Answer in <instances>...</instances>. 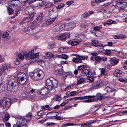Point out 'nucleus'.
<instances>
[{
	"mask_svg": "<svg viewBox=\"0 0 127 127\" xmlns=\"http://www.w3.org/2000/svg\"><path fill=\"white\" fill-rule=\"evenodd\" d=\"M55 44L54 43L49 44L48 46V48L49 49H51L55 47Z\"/></svg>",
	"mask_w": 127,
	"mask_h": 127,
	"instance_id": "obj_41",
	"label": "nucleus"
},
{
	"mask_svg": "<svg viewBox=\"0 0 127 127\" xmlns=\"http://www.w3.org/2000/svg\"><path fill=\"white\" fill-rule=\"evenodd\" d=\"M104 46H105L103 47V45L102 44H99L98 43L96 47L100 48H102L103 49H104L103 48L104 47Z\"/></svg>",
	"mask_w": 127,
	"mask_h": 127,
	"instance_id": "obj_60",
	"label": "nucleus"
},
{
	"mask_svg": "<svg viewBox=\"0 0 127 127\" xmlns=\"http://www.w3.org/2000/svg\"><path fill=\"white\" fill-rule=\"evenodd\" d=\"M47 88H45L44 89L42 90L41 91L39 92L38 93L39 94H41L42 95H46L49 92Z\"/></svg>",
	"mask_w": 127,
	"mask_h": 127,
	"instance_id": "obj_18",
	"label": "nucleus"
},
{
	"mask_svg": "<svg viewBox=\"0 0 127 127\" xmlns=\"http://www.w3.org/2000/svg\"><path fill=\"white\" fill-rule=\"evenodd\" d=\"M68 58V56L67 55L63 54L62 59H64L65 60H66Z\"/></svg>",
	"mask_w": 127,
	"mask_h": 127,
	"instance_id": "obj_64",
	"label": "nucleus"
},
{
	"mask_svg": "<svg viewBox=\"0 0 127 127\" xmlns=\"http://www.w3.org/2000/svg\"><path fill=\"white\" fill-rule=\"evenodd\" d=\"M73 1L72 0L69 1H67L66 2V4L67 5L69 6L72 3H73Z\"/></svg>",
	"mask_w": 127,
	"mask_h": 127,
	"instance_id": "obj_58",
	"label": "nucleus"
},
{
	"mask_svg": "<svg viewBox=\"0 0 127 127\" xmlns=\"http://www.w3.org/2000/svg\"><path fill=\"white\" fill-rule=\"evenodd\" d=\"M105 0H95V2L97 4H98L102 2L105 1Z\"/></svg>",
	"mask_w": 127,
	"mask_h": 127,
	"instance_id": "obj_61",
	"label": "nucleus"
},
{
	"mask_svg": "<svg viewBox=\"0 0 127 127\" xmlns=\"http://www.w3.org/2000/svg\"><path fill=\"white\" fill-rule=\"evenodd\" d=\"M10 117V116L8 114H6L4 118L3 119V120L4 122L7 121L8 120Z\"/></svg>",
	"mask_w": 127,
	"mask_h": 127,
	"instance_id": "obj_33",
	"label": "nucleus"
},
{
	"mask_svg": "<svg viewBox=\"0 0 127 127\" xmlns=\"http://www.w3.org/2000/svg\"><path fill=\"white\" fill-rule=\"evenodd\" d=\"M87 76H91L92 72L91 71H89L87 69H85L82 71V72Z\"/></svg>",
	"mask_w": 127,
	"mask_h": 127,
	"instance_id": "obj_17",
	"label": "nucleus"
},
{
	"mask_svg": "<svg viewBox=\"0 0 127 127\" xmlns=\"http://www.w3.org/2000/svg\"><path fill=\"white\" fill-rule=\"evenodd\" d=\"M8 98H4L0 101V106L2 105L4 108H5L6 110L8 109L11 104L10 100H9L8 101Z\"/></svg>",
	"mask_w": 127,
	"mask_h": 127,
	"instance_id": "obj_7",
	"label": "nucleus"
},
{
	"mask_svg": "<svg viewBox=\"0 0 127 127\" xmlns=\"http://www.w3.org/2000/svg\"><path fill=\"white\" fill-rule=\"evenodd\" d=\"M102 28V26H96L93 29L95 31H99Z\"/></svg>",
	"mask_w": 127,
	"mask_h": 127,
	"instance_id": "obj_46",
	"label": "nucleus"
},
{
	"mask_svg": "<svg viewBox=\"0 0 127 127\" xmlns=\"http://www.w3.org/2000/svg\"><path fill=\"white\" fill-rule=\"evenodd\" d=\"M29 66L28 64H25L21 66V69L22 71H24L26 72L27 71L28 68Z\"/></svg>",
	"mask_w": 127,
	"mask_h": 127,
	"instance_id": "obj_30",
	"label": "nucleus"
},
{
	"mask_svg": "<svg viewBox=\"0 0 127 127\" xmlns=\"http://www.w3.org/2000/svg\"><path fill=\"white\" fill-rule=\"evenodd\" d=\"M9 34V33L7 32H4L3 34V37L4 38H6L4 40H5L7 41L9 39V38L8 37Z\"/></svg>",
	"mask_w": 127,
	"mask_h": 127,
	"instance_id": "obj_28",
	"label": "nucleus"
},
{
	"mask_svg": "<svg viewBox=\"0 0 127 127\" xmlns=\"http://www.w3.org/2000/svg\"><path fill=\"white\" fill-rule=\"evenodd\" d=\"M55 30L57 32L59 31H60L62 30V28L61 25H57L55 26Z\"/></svg>",
	"mask_w": 127,
	"mask_h": 127,
	"instance_id": "obj_29",
	"label": "nucleus"
},
{
	"mask_svg": "<svg viewBox=\"0 0 127 127\" xmlns=\"http://www.w3.org/2000/svg\"><path fill=\"white\" fill-rule=\"evenodd\" d=\"M93 99H87L86 100H83L82 102H84L86 103H90L94 102V100H92Z\"/></svg>",
	"mask_w": 127,
	"mask_h": 127,
	"instance_id": "obj_55",
	"label": "nucleus"
},
{
	"mask_svg": "<svg viewBox=\"0 0 127 127\" xmlns=\"http://www.w3.org/2000/svg\"><path fill=\"white\" fill-rule=\"evenodd\" d=\"M73 62L76 63H82V61L80 60H79L78 59L76 58H74L72 59Z\"/></svg>",
	"mask_w": 127,
	"mask_h": 127,
	"instance_id": "obj_45",
	"label": "nucleus"
},
{
	"mask_svg": "<svg viewBox=\"0 0 127 127\" xmlns=\"http://www.w3.org/2000/svg\"><path fill=\"white\" fill-rule=\"evenodd\" d=\"M57 80L53 78L47 79L46 81V84L49 90H52L53 88H56L58 86Z\"/></svg>",
	"mask_w": 127,
	"mask_h": 127,
	"instance_id": "obj_2",
	"label": "nucleus"
},
{
	"mask_svg": "<svg viewBox=\"0 0 127 127\" xmlns=\"http://www.w3.org/2000/svg\"><path fill=\"white\" fill-rule=\"evenodd\" d=\"M124 36L122 34H119L114 36V38L115 39L122 38H124Z\"/></svg>",
	"mask_w": 127,
	"mask_h": 127,
	"instance_id": "obj_40",
	"label": "nucleus"
},
{
	"mask_svg": "<svg viewBox=\"0 0 127 127\" xmlns=\"http://www.w3.org/2000/svg\"><path fill=\"white\" fill-rule=\"evenodd\" d=\"M103 84L101 82H94L92 84V87L94 89L99 88L103 86Z\"/></svg>",
	"mask_w": 127,
	"mask_h": 127,
	"instance_id": "obj_11",
	"label": "nucleus"
},
{
	"mask_svg": "<svg viewBox=\"0 0 127 127\" xmlns=\"http://www.w3.org/2000/svg\"><path fill=\"white\" fill-rule=\"evenodd\" d=\"M93 122H89L87 123H85L83 124H81V126H88L89 125L92 124L93 123Z\"/></svg>",
	"mask_w": 127,
	"mask_h": 127,
	"instance_id": "obj_59",
	"label": "nucleus"
},
{
	"mask_svg": "<svg viewBox=\"0 0 127 127\" xmlns=\"http://www.w3.org/2000/svg\"><path fill=\"white\" fill-rule=\"evenodd\" d=\"M94 97L93 95H86L83 96L78 97V99L83 100L85 99H93L92 100H94Z\"/></svg>",
	"mask_w": 127,
	"mask_h": 127,
	"instance_id": "obj_15",
	"label": "nucleus"
},
{
	"mask_svg": "<svg viewBox=\"0 0 127 127\" xmlns=\"http://www.w3.org/2000/svg\"><path fill=\"white\" fill-rule=\"evenodd\" d=\"M25 77L17 78V82L20 84L24 85L26 83L27 79L25 78Z\"/></svg>",
	"mask_w": 127,
	"mask_h": 127,
	"instance_id": "obj_14",
	"label": "nucleus"
},
{
	"mask_svg": "<svg viewBox=\"0 0 127 127\" xmlns=\"http://www.w3.org/2000/svg\"><path fill=\"white\" fill-rule=\"evenodd\" d=\"M66 38V36L64 34H63L60 36L57 37V39L58 40H63Z\"/></svg>",
	"mask_w": 127,
	"mask_h": 127,
	"instance_id": "obj_26",
	"label": "nucleus"
},
{
	"mask_svg": "<svg viewBox=\"0 0 127 127\" xmlns=\"http://www.w3.org/2000/svg\"><path fill=\"white\" fill-rule=\"evenodd\" d=\"M18 57L21 60H22L24 59V57L23 55L22 54L19 53L17 55Z\"/></svg>",
	"mask_w": 127,
	"mask_h": 127,
	"instance_id": "obj_49",
	"label": "nucleus"
},
{
	"mask_svg": "<svg viewBox=\"0 0 127 127\" xmlns=\"http://www.w3.org/2000/svg\"><path fill=\"white\" fill-rule=\"evenodd\" d=\"M8 12L10 14H12L14 13V11L13 9L10 8L8 7L7 8Z\"/></svg>",
	"mask_w": 127,
	"mask_h": 127,
	"instance_id": "obj_54",
	"label": "nucleus"
},
{
	"mask_svg": "<svg viewBox=\"0 0 127 127\" xmlns=\"http://www.w3.org/2000/svg\"><path fill=\"white\" fill-rule=\"evenodd\" d=\"M127 6V3L118 2L115 6V7L119 10H123Z\"/></svg>",
	"mask_w": 127,
	"mask_h": 127,
	"instance_id": "obj_8",
	"label": "nucleus"
},
{
	"mask_svg": "<svg viewBox=\"0 0 127 127\" xmlns=\"http://www.w3.org/2000/svg\"><path fill=\"white\" fill-rule=\"evenodd\" d=\"M55 123H50V122H48L46 123V125L47 126H51L54 125H55Z\"/></svg>",
	"mask_w": 127,
	"mask_h": 127,
	"instance_id": "obj_63",
	"label": "nucleus"
},
{
	"mask_svg": "<svg viewBox=\"0 0 127 127\" xmlns=\"http://www.w3.org/2000/svg\"><path fill=\"white\" fill-rule=\"evenodd\" d=\"M10 68V66L9 64H3L0 68V73H1L4 71Z\"/></svg>",
	"mask_w": 127,
	"mask_h": 127,
	"instance_id": "obj_13",
	"label": "nucleus"
},
{
	"mask_svg": "<svg viewBox=\"0 0 127 127\" xmlns=\"http://www.w3.org/2000/svg\"><path fill=\"white\" fill-rule=\"evenodd\" d=\"M26 13L27 14H32L34 11V8L31 6L27 7L25 9Z\"/></svg>",
	"mask_w": 127,
	"mask_h": 127,
	"instance_id": "obj_12",
	"label": "nucleus"
},
{
	"mask_svg": "<svg viewBox=\"0 0 127 127\" xmlns=\"http://www.w3.org/2000/svg\"><path fill=\"white\" fill-rule=\"evenodd\" d=\"M85 80V79L81 77H80L78 79L77 84L79 85L82 83Z\"/></svg>",
	"mask_w": 127,
	"mask_h": 127,
	"instance_id": "obj_34",
	"label": "nucleus"
},
{
	"mask_svg": "<svg viewBox=\"0 0 127 127\" xmlns=\"http://www.w3.org/2000/svg\"><path fill=\"white\" fill-rule=\"evenodd\" d=\"M116 22L115 21L112 20H111L109 19L106 22V23L108 25H110L112 24H116Z\"/></svg>",
	"mask_w": 127,
	"mask_h": 127,
	"instance_id": "obj_42",
	"label": "nucleus"
},
{
	"mask_svg": "<svg viewBox=\"0 0 127 127\" xmlns=\"http://www.w3.org/2000/svg\"><path fill=\"white\" fill-rule=\"evenodd\" d=\"M64 49H65L63 47H61L59 48L58 50L59 51L63 53L64 52Z\"/></svg>",
	"mask_w": 127,
	"mask_h": 127,
	"instance_id": "obj_62",
	"label": "nucleus"
},
{
	"mask_svg": "<svg viewBox=\"0 0 127 127\" xmlns=\"http://www.w3.org/2000/svg\"><path fill=\"white\" fill-rule=\"evenodd\" d=\"M103 13V17L106 18L109 17L111 15V13L109 11H105Z\"/></svg>",
	"mask_w": 127,
	"mask_h": 127,
	"instance_id": "obj_22",
	"label": "nucleus"
},
{
	"mask_svg": "<svg viewBox=\"0 0 127 127\" xmlns=\"http://www.w3.org/2000/svg\"><path fill=\"white\" fill-rule=\"evenodd\" d=\"M16 78H11L10 80H8V86L12 89V91L13 92L16 91L19 88V85L16 82Z\"/></svg>",
	"mask_w": 127,
	"mask_h": 127,
	"instance_id": "obj_3",
	"label": "nucleus"
},
{
	"mask_svg": "<svg viewBox=\"0 0 127 127\" xmlns=\"http://www.w3.org/2000/svg\"><path fill=\"white\" fill-rule=\"evenodd\" d=\"M62 30H69L67 23L63 24H61Z\"/></svg>",
	"mask_w": 127,
	"mask_h": 127,
	"instance_id": "obj_25",
	"label": "nucleus"
},
{
	"mask_svg": "<svg viewBox=\"0 0 127 127\" xmlns=\"http://www.w3.org/2000/svg\"><path fill=\"white\" fill-rule=\"evenodd\" d=\"M105 69L103 68H102L101 70V76H103L105 74Z\"/></svg>",
	"mask_w": 127,
	"mask_h": 127,
	"instance_id": "obj_53",
	"label": "nucleus"
},
{
	"mask_svg": "<svg viewBox=\"0 0 127 127\" xmlns=\"http://www.w3.org/2000/svg\"><path fill=\"white\" fill-rule=\"evenodd\" d=\"M18 121L19 125L21 127H23L24 126L26 125V123L25 121H26V120H23L22 119H19L18 120Z\"/></svg>",
	"mask_w": 127,
	"mask_h": 127,
	"instance_id": "obj_23",
	"label": "nucleus"
},
{
	"mask_svg": "<svg viewBox=\"0 0 127 127\" xmlns=\"http://www.w3.org/2000/svg\"><path fill=\"white\" fill-rule=\"evenodd\" d=\"M102 93V95L100 93H98L96 94V96H93L94 99V101H97L98 100H102L103 98V95L107 94L106 93Z\"/></svg>",
	"mask_w": 127,
	"mask_h": 127,
	"instance_id": "obj_9",
	"label": "nucleus"
},
{
	"mask_svg": "<svg viewBox=\"0 0 127 127\" xmlns=\"http://www.w3.org/2000/svg\"><path fill=\"white\" fill-rule=\"evenodd\" d=\"M104 90L106 91L107 93H109L111 92H114L112 94L106 96L105 97L106 98L110 99L114 98V97L115 95V92L116 91L115 89L114 88L112 89L108 86H107L104 89Z\"/></svg>",
	"mask_w": 127,
	"mask_h": 127,
	"instance_id": "obj_5",
	"label": "nucleus"
},
{
	"mask_svg": "<svg viewBox=\"0 0 127 127\" xmlns=\"http://www.w3.org/2000/svg\"><path fill=\"white\" fill-rule=\"evenodd\" d=\"M95 60L96 62H100L101 61V57L99 56H97L95 57Z\"/></svg>",
	"mask_w": 127,
	"mask_h": 127,
	"instance_id": "obj_48",
	"label": "nucleus"
},
{
	"mask_svg": "<svg viewBox=\"0 0 127 127\" xmlns=\"http://www.w3.org/2000/svg\"><path fill=\"white\" fill-rule=\"evenodd\" d=\"M122 70L120 69H116L114 72V75L116 77H120L122 75Z\"/></svg>",
	"mask_w": 127,
	"mask_h": 127,
	"instance_id": "obj_16",
	"label": "nucleus"
},
{
	"mask_svg": "<svg viewBox=\"0 0 127 127\" xmlns=\"http://www.w3.org/2000/svg\"><path fill=\"white\" fill-rule=\"evenodd\" d=\"M43 13L42 12H41L40 13V14L36 18V19L37 20H41L42 19L43 16Z\"/></svg>",
	"mask_w": 127,
	"mask_h": 127,
	"instance_id": "obj_36",
	"label": "nucleus"
},
{
	"mask_svg": "<svg viewBox=\"0 0 127 127\" xmlns=\"http://www.w3.org/2000/svg\"><path fill=\"white\" fill-rule=\"evenodd\" d=\"M53 100L54 101H59L61 100V98L58 95H55L53 98Z\"/></svg>",
	"mask_w": 127,
	"mask_h": 127,
	"instance_id": "obj_35",
	"label": "nucleus"
},
{
	"mask_svg": "<svg viewBox=\"0 0 127 127\" xmlns=\"http://www.w3.org/2000/svg\"><path fill=\"white\" fill-rule=\"evenodd\" d=\"M64 4L63 3H61L58 5L57 7L56 8L57 9H60L61 8L64 6Z\"/></svg>",
	"mask_w": 127,
	"mask_h": 127,
	"instance_id": "obj_56",
	"label": "nucleus"
},
{
	"mask_svg": "<svg viewBox=\"0 0 127 127\" xmlns=\"http://www.w3.org/2000/svg\"><path fill=\"white\" fill-rule=\"evenodd\" d=\"M77 57V58L80 60H84L85 59H87L88 58V57L87 56H80L79 55H78Z\"/></svg>",
	"mask_w": 127,
	"mask_h": 127,
	"instance_id": "obj_37",
	"label": "nucleus"
},
{
	"mask_svg": "<svg viewBox=\"0 0 127 127\" xmlns=\"http://www.w3.org/2000/svg\"><path fill=\"white\" fill-rule=\"evenodd\" d=\"M85 67V66L83 65H81L78 67V68L79 70H82Z\"/></svg>",
	"mask_w": 127,
	"mask_h": 127,
	"instance_id": "obj_52",
	"label": "nucleus"
},
{
	"mask_svg": "<svg viewBox=\"0 0 127 127\" xmlns=\"http://www.w3.org/2000/svg\"><path fill=\"white\" fill-rule=\"evenodd\" d=\"M67 23L69 30L72 29L75 26V24L73 23L70 22Z\"/></svg>",
	"mask_w": 127,
	"mask_h": 127,
	"instance_id": "obj_27",
	"label": "nucleus"
},
{
	"mask_svg": "<svg viewBox=\"0 0 127 127\" xmlns=\"http://www.w3.org/2000/svg\"><path fill=\"white\" fill-rule=\"evenodd\" d=\"M80 43L79 41L74 40L73 41H70L68 42V43L69 45H71L72 46H74Z\"/></svg>",
	"mask_w": 127,
	"mask_h": 127,
	"instance_id": "obj_20",
	"label": "nucleus"
},
{
	"mask_svg": "<svg viewBox=\"0 0 127 127\" xmlns=\"http://www.w3.org/2000/svg\"><path fill=\"white\" fill-rule=\"evenodd\" d=\"M29 15L26 18L27 20H30V21L32 20L33 19L34 15L33 14H29Z\"/></svg>",
	"mask_w": 127,
	"mask_h": 127,
	"instance_id": "obj_38",
	"label": "nucleus"
},
{
	"mask_svg": "<svg viewBox=\"0 0 127 127\" xmlns=\"http://www.w3.org/2000/svg\"><path fill=\"white\" fill-rule=\"evenodd\" d=\"M104 50H105L106 51V52L105 53V55H108V54H111V50L109 49H104Z\"/></svg>",
	"mask_w": 127,
	"mask_h": 127,
	"instance_id": "obj_57",
	"label": "nucleus"
},
{
	"mask_svg": "<svg viewBox=\"0 0 127 127\" xmlns=\"http://www.w3.org/2000/svg\"><path fill=\"white\" fill-rule=\"evenodd\" d=\"M32 23L33 25H32L28 27V29L29 30L32 31L35 28V27L34 26V25H35V24L34 23V22Z\"/></svg>",
	"mask_w": 127,
	"mask_h": 127,
	"instance_id": "obj_50",
	"label": "nucleus"
},
{
	"mask_svg": "<svg viewBox=\"0 0 127 127\" xmlns=\"http://www.w3.org/2000/svg\"><path fill=\"white\" fill-rule=\"evenodd\" d=\"M58 10L54 7L50 9L49 11L48 15L51 18L56 19L58 15Z\"/></svg>",
	"mask_w": 127,
	"mask_h": 127,
	"instance_id": "obj_6",
	"label": "nucleus"
},
{
	"mask_svg": "<svg viewBox=\"0 0 127 127\" xmlns=\"http://www.w3.org/2000/svg\"><path fill=\"white\" fill-rule=\"evenodd\" d=\"M48 19L46 20L45 23L47 25H49L52 23L54 21L55 19L54 18H51Z\"/></svg>",
	"mask_w": 127,
	"mask_h": 127,
	"instance_id": "obj_21",
	"label": "nucleus"
},
{
	"mask_svg": "<svg viewBox=\"0 0 127 127\" xmlns=\"http://www.w3.org/2000/svg\"><path fill=\"white\" fill-rule=\"evenodd\" d=\"M45 55L47 57L50 58H55V55H54L52 53L47 52L46 53Z\"/></svg>",
	"mask_w": 127,
	"mask_h": 127,
	"instance_id": "obj_32",
	"label": "nucleus"
},
{
	"mask_svg": "<svg viewBox=\"0 0 127 127\" xmlns=\"http://www.w3.org/2000/svg\"><path fill=\"white\" fill-rule=\"evenodd\" d=\"M54 7L53 4L51 3H48L45 5L44 8H50V9H51Z\"/></svg>",
	"mask_w": 127,
	"mask_h": 127,
	"instance_id": "obj_31",
	"label": "nucleus"
},
{
	"mask_svg": "<svg viewBox=\"0 0 127 127\" xmlns=\"http://www.w3.org/2000/svg\"><path fill=\"white\" fill-rule=\"evenodd\" d=\"M92 45L95 47H96L98 43V41L97 40H93L92 41Z\"/></svg>",
	"mask_w": 127,
	"mask_h": 127,
	"instance_id": "obj_47",
	"label": "nucleus"
},
{
	"mask_svg": "<svg viewBox=\"0 0 127 127\" xmlns=\"http://www.w3.org/2000/svg\"><path fill=\"white\" fill-rule=\"evenodd\" d=\"M25 74H24L23 73L20 72L18 73L17 75V78H18L25 77Z\"/></svg>",
	"mask_w": 127,
	"mask_h": 127,
	"instance_id": "obj_39",
	"label": "nucleus"
},
{
	"mask_svg": "<svg viewBox=\"0 0 127 127\" xmlns=\"http://www.w3.org/2000/svg\"><path fill=\"white\" fill-rule=\"evenodd\" d=\"M87 77H88V78L90 82H92L94 81V78L93 77L91 76Z\"/></svg>",
	"mask_w": 127,
	"mask_h": 127,
	"instance_id": "obj_51",
	"label": "nucleus"
},
{
	"mask_svg": "<svg viewBox=\"0 0 127 127\" xmlns=\"http://www.w3.org/2000/svg\"><path fill=\"white\" fill-rule=\"evenodd\" d=\"M45 2L44 1L40 0L37 3V6H41L45 3Z\"/></svg>",
	"mask_w": 127,
	"mask_h": 127,
	"instance_id": "obj_44",
	"label": "nucleus"
},
{
	"mask_svg": "<svg viewBox=\"0 0 127 127\" xmlns=\"http://www.w3.org/2000/svg\"><path fill=\"white\" fill-rule=\"evenodd\" d=\"M94 13V12L93 11H90L88 12H85L82 15V16L83 17L86 18L89 16L91 14H93Z\"/></svg>",
	"mask_w": 127,
	"mask_h": 127,
	"instance_id": "obj_24",
	"label": "nucleus"
},
{
	"mask_svg": "<svg viewBox=\"0 0 127 127\" xmlns=\"http://www.w3.org/2000/svg\"><path fill=\"white\" fill-rule=\"evenodd\" d=\"M26 59L27 60L30 59H32L37 58L39 56L38 53L34 54V51L32 50L29 53L25 54Z\"/></svg>",
	"mask_w": 127,
	"mask_h": 127,
	"instance_id": "obj_4",
	"label": "nucleus"
},
{
	"mask_svg": "<svg viewBox=\"0 0 127 127\" xmlns=\"http://www.w3.org/2000/svg\"><path fill=\"white\" fill-rule=\"evenodd\" d=\"M33 73V75L31 76V78L35 80L41 79L44 76L43 71L38 68L34 69Z\"/></svg>",
	"mask_w": 127,
	"mask_h": 127,
	"instance_id": "obj_1",
	"label": "nucleus"
},
{
	"mask_svg": "<svg viewBox=\"0 0 127 127\" xmlns=\"http://www.w3.org/2000/svg\"><path fill=\"white\" fill-rule=\"evenodd\" d=\"M111 63L113 65L117 64L119 62V60L116 58H113L111 60Z\"/></svg>",
	"mask_w": 127,
	"mask_h": 127,
	"instance_id": "obj_19",
	"label": "nucleus"
},
{
	"mask_svg": "<svg viewBox=\"0 0 127 127\" xmlns=\"http://www.w3.org/2000/svg\"><path fill=\"white\" fill-rule=\"evenodd\" d=\"M59 114V113H58L57 114H56L54 116L55 119L57 120H62L63 119V118L58 116V115Z\"/></svg>",
	"mask_w": 127,
	"mask_h": 127,
	"instance_id": "obj_43",
	"label": "nucleus"
},
{
	"mask_svg": "<svg viewBox=\"0 0 127 127\" xmlns=\"http://www.w3.org/2000/svg\"><path fill=\"white\" fill-rule=\"evenodd\" d=\"M20 3V1L18 0H12L8 2V4L10 7H17Z\"/></svg>",
	"mask_w": 127,
	"mask_h": 127,
	"instance_id": "obj_10",
	"label": "nucleus"
}]
</instances>
